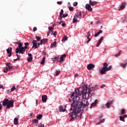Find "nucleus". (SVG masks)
<instances>
[{
  "label": "nucleus",
  "mask_w": 127,
  "mask_h": 127,
  "mask_svg": "<svg viewBox=\"0 0 127 127\" xmlns=\"http://www.w3.org/2000/svg\"><path fill=\"white\" fill-rule=\"evenodd\" d=\"M98 104V99H96L94 101V102L92 103L90 107V109H92L93 107H96L97 106V104Z\"/></svg>",
  "instance_id": "f8f14e48"
},
{
  "label": "nucleus",
  "mask_w": 127,
  "mask_h": 127,
  "mask_svg": "<svg viewBox=\"0 0 127 127\" xmlns=\"http://www.w3.org/2000/svg\"><path fill=\"white\" fill-rule=\"evenodd\" d=\"M0 89H3V86L2 85H0Z\"/></svg>",
  "instance_id": "0e129e2a"
},
{
  "label": "nucleus",
  "mask_w": 127,
  "mask_h": 127,
  "mask_svg": "<svg viewBox=\"0 0 127 127\" xmlns=\"http://www.w3.org/2000/svg\"><path fill=\"white\" fill-rule=\"evenodd\" d=\"M100 33H103V31L102 30H99V32H98L97 33H96L95 35H94V37H97V36H99V35H100Z\"/></svg>",
  "instance_id": "b1692460"
},
{
  "label": "nucleus",
  "mask_w": 127,
  "mask_h": 127,
  "mask_svg": "<svg viewBox=\"0 0 127 127\" xmlns=\"http://www.w3.org/2000/svg\"><path fill=\"white\" fill-rule=\"evenodd\" d=\"M53 29H54V28H53L52 27H49V30L51 31V32H53Z\"/></svg>",
  "instance_id": "c9c22d12"
},
{
  "label": "nucleus",
  "mask_w": 127,
  "mask_h": 127,
  "mask_svg": "<svg viewBox=\"0 0 127 127\" xmlns=\"http://www.w3.org/2000/svg\"><path fill=\"white\" fill-rule=\"evenodd\" d=\"M120 54L118 53L116 55H115V57H119V56H120Z\"/></svg>",
  "instance_id": "6e6d98bb"
},
{
  "label": "nucleus",
  "mask_w": 127,
  "mask_h": 127,
  "mask_svg": "<svg viewBox=\"0 0 127 127\" xmlns=\"http://www.w3.org/2000/svg\"><path fill=\"white\" fill-rule=\"evenodd\" d=\"M103 40H104V37H101L99 40V41L98 42L96 45L97 47H99V46L101 45V43H102V41H103Z\"/></svg>",
  "instance_id": "ddd939ff"
},
{
  "label": "nucleus",
  "mask_w": 127,
  "mask_h": 127,
  "mask_svg": "<svg viewBox=\"0 0 127 127\" xmlns=\"http://www.w3.org/2000/svg\"><path fill=\"white\" fill-rule=\"evenodd\" d=\"M14 125H17V124H18V118H15L14 119Z\"/></svg>",
  "instance_id": "a878e982"
},
{
  "label": "nucleus",
  "mask_w": 127,
  "mask_h": 127,
  "mask_svg": "<svg viewBox=\"0 0 127 127\" xmlns=\"http://www.w3.org/2000/svg\"><path fill=\"white\" fill-rule=\"evenodd\" d=\"M62 18H63V16H60V15L59 17V19H60V20H62Z\"/></svg>",
  "instance_id": "603ef678"
},
{
  "label": "nucleus",
  "mask_w": 127,
  "mask_h": 127,
  "mask_svg": "<svg viewBox=\"0 0 127 127\" xmlns=\"http://www.w3.org/2000/svg\"><path fill=\"white\" fill-rule=\"evenodd\" d=\"M42 100L43 102V103H46V101H47V95H42Z\"/></svg>",
  "instance_id": "f3484780"
},
{
  "label": "nucleus",
  "mask_w": 127,
  "mask_h": 127,
  "mask_svg": "<svg viewBox=\"0 0 127 127\" xmlns=\"http://www.w3.org/2000/svg\"><path fill=\"white\" fill-rule=\"evenodd\" d=\"M52 35H54V36H56L57 35V32H53L51 34Z\"/></svg>",
  "instance_id": "4c0bfd02"
},
{
  "label": "nucleus",
  "mask_w": 127,
  "mask_h": 127,
  "mask_svg": "<svg viewBox=\"0 0 127 127\" xmlns=\"http://www.w3.org/2000/svg\"><path fill=\"white\" fill-rule=\"evenodd\" d=\"M77 18H78V15H74L73 17V19L72 20V22L73 23H75L76 21H78V20H77Z\"/></svg>",
  "instance_id": "412c9836"
},
{
  "label": "nucleus",
  "mask_w": 127,
  "mask_h": 127,
  "mask_svg": "<svg viewBox=\"0 0 127 127\" xmlns=\"http://www.w3.org/2000/svg\"><path fill=\"white\" fill-rule=\"evenodd\" d=\"M61 72V71H60V70H57L56 72V73H55V76H58V75H59V74H60Z\"/></svg>",
  "instance_id": "7c9ffc66"
},
{
  "label": "nucleus",
  "mask_w": 127,
  "mask_h": 127,
  "mask_svg": "<svg viewBox=\"0 0 127 127\" xmlns=\"http://www.w3.org/2000/svg\"><path fill=\"white\" fill-rule=\"evenodd\" d=\"M75 15H77V17H78L79 19H81V18H82V12H81V11L77 12L76 14H75Z\"/></svg>",
  "instance_id": "4be33fe9"
},
{
  "label": "nucleus",
  "mask_w": 127,
  "mask_h": 127,
  "mask_svg": "<svg viewBox=\"0 0 127 127\" xmlns=\"http://www.w3.org/2000/svg\"><path fill=\"white\" fill-rule=\"evenodd\" d=\"M108 66L109 64H108V63H105L103 64V68L99 70L100 73L101 74V75H105V74H107V72H108V71L111 70L113 68L112 65H110L109 67H108Z\"/></svg>",
  "instance_id": "f03ea898"
},
{
  "label": "nucleus",
  "mask_w": 127,
  "mask_h": 127,
  "mask_svg": "<svg viewBox=\"0 0 127 127\" xmlns=\"http://www.w3.org/2000/svg\"><path fill=\"white\" fill-rule=\"evenodd\" d=\"M47 40H48V39H43L41 40L40 41V44L41 45H42V44H45L46 42H47Z\"/></svg>",
  "instance_id": "a211bd4d"
},
{
  "label": "nucleus",
  "mask_w": 127,
  "mask_h": 127,
  "mask_svg": "<svg viewBox=\"0 0 127 127\" xmlns=\"http://www.w3.org/2000/svg\"><path fill=\"white\" fill-rule=\"evenodd\" d=\"M32 122L33 124H38V120L37 119H34Z\"/></svg>",
  "instance_id": "72a5a7b5"
},
{
  "label": "nucleus",
  "mask_w": 127,
  "mask_h": 127,
  "mask_svg": "<svg viewBox=\"0 0 127 127\" xmlns=\"http://www.w3.org/2000/svg\"><path fill=\"white\" fill-rule=\"evenodd\" d=\"M51 31H48V33H47V36H49V35H50V32H51Z\"/></svg>",
  "instance_id": "e2e57ef3"
},
{
  "label": "nucleus",
  "mask_w": 127,
  "mask_h": 127,
  "mask_svg": "<svg viewBox=\"0 0 127 127\" xmlns=\"http://www.w3.org/2000/svg\"><path fill=\"white\" fill-rule=\"evenodd\" d=\"M42 117H43V115H42V114H39L37 116L36 118L37 120H41Z\"/></svg>",
  "instance_id": "393cba45"
},
{
  "label": "nucleus",
  "mask_w": 127,
  "mask_h": 127,
  "mask_svg": "<svg viewBox=\"0 0 127 127\" xmlns=\"http://www.w3.org/2000/svg\"><path fill=\"white\" fill-rule=\"evenodd\" d=\"M39 127H44V125L42 124V123H40L39 124Z\"/></svg>",
  "instance_id": "79ce46f5"
},
{
  "label": "nucleus",
  "mask_w": 127,
  "mask_h": 127,
  "mask_svg": "<svg viewBox=\"0 0 127 127\" xmlns=\"http://www.w3.org/2000/svg\"><path fill=\"white\" fill-rule=\"evenodd\" d=\"M16 56L17 57V59H18L19 60V59H20V58H21L20 56H19L17 54H16Z\"/></svg>",
  "instance_id": "de8ad7c7"
},
{
  "label": "nucleus",
  "mask_w": 127,
  "mask_h": 127,
  "mask_svg": "<svg viewBox=\"0 0 127 127\" xmlns=\"http://www.w3.org/2000/svg\"><path fill=\"white\" fill-rule=\"evenodd\" d=\"M121 67H123V68H126V67H127V63H125V64H121Z\"/></svg>",
  "instance_id": "bb28decb"
},
{
  "label": "nucleus",
  "mask_w": 127,
  "mask_h": 127,
  "mask_svg": "<svg viewBox=\"0 0 127 127\" xmlns=\"http://www.w3.org/2000/svg\"><path fill=\"white\" fill-rule=\"evenodd\" d=\"M66 111V109H63V106H60V107H59V112H60L61 113L62 112H65Z\"/></svg>",
  "instance_id": "5701e85b"
},
{
  "label": "nucleus",
  "mask_w": 127,
  "mask_h": 127,
  "mask_svg": "<svg viewBox=\"0 0 127 127\" xmlns=\"http://www.w3.org/2000/svg\"><path fill=\"white\" fill-rule=\"evenodd\" d=\"M74 77H78V73H75Z\"/></svg>",
  "instance_id": "338daca9"
},
{
  "label": "nucleus",
  "mask_w": 127,
  "mask_h": 127,
  "mask_svg": "<svg viewBox=\"0 0 127 127\" xmlns=\"http://www.w3.org/2000/svg\"><path fill=\"white\" fill-rule=\"evenodd\" d=\"M64 12V11L63 10V9H61V12L60 13V16H62V15H63Z\"/></svg>",
  "instance_id": "e433bc0d"
},
{
  "label": "nucleus",
  "mask_w": 127,
  "mask_h": 127,
  "mask_svg": "<svg viewBox=\"0 0 127 127\" xmlns=\"http://www.w3.org/2000/svg\"><path fill=\"white\" fill-rule=\"evenodd\" d=\"M5 70H6V71H8V67H5Z\"/></svg>",
  "instance_id": "774afa93"
},
{
  "label": "nucleus",
  "mask_w": 127,
  "mask_h": 127,
  "mask_svg": "<svg viewBox=\"0 0 127 127\" xmlns=\"http://www.w3.org/2000/svg\"><path fill=\"white\" fill-rule=\"evenodd\" d=\"M15 90V86H13L10 90V92H13Z\"/></svg>",
  "instance_id": "58836bf2"
},
{
  "label": "nucleus",
  "mask_w": 127,
  "mask_h": 127,
  "mask_svg": "<svg viewBox=\"0 0 127 127\" xmlns=\"http://www.w3.org/2000/svg\"><path fill=\"white\" fill-rule=\"evenodd\" d=\"M121 113L122 114H125L126 113V110L125 109H123L121 111Z\"/></svg>",
  "instance_id": "a19ab883"
},
{
  "label": "nucleus",
  "mask_w": 127,
  "mask_h": 127,
  "mask_svg": "<svg viewBox=\"0 0 127 127\" xmlns=\"http://www.w3.org/2000/svg\"><path fill=\"white\" fill-rule=\"evenodd\" d=\"M33 58L32 57H29L27 60L28 62H30L31 61H32Z\"/></svg>",
  "instance_id": "f704fd0d"
},
{
  "label": "nucleus",
  "mask_w": 127,
  "mask_h": 127,
  "mask_svg": "<svg viewBox=\"0 0 127 127\" xmlns=\"http://www.w3.org/2000/svg\"><path fill=\"white\" fill-rule=\"evenodd\" d=\"M10 65H11V64H10V63H7L6 64V66H7V67H9Z\"/></svg>",
  "instance_id": "c03bdc74"
},
{
  "label": "nucleus",
  "mask_w": 127,
  "mask_h": 127,
  "mask_svg": "<svg viewBox=\"0 0 127 127\" xmlns=\"http://www.w3.org/2000/svg\"><path fill=\"white\" fill-rule=\"evenodd\" d=\"M12 68H13V66H11L10 65L9 66H8V70H11V69H12Z\"/></svg>",
  "instance_id": "09e8293b"
},
{
  "label": "nucleus",
  "mask_w": 127,
  "mask_h": 127,
  "mask_svg": "<svg viewBox=\"0 0 127 127\" xmlns=\"http://www.w3.org/2000/svg\"><path fill=\"white\" fill-rule=\"evenodd\" d=\"M58 4H62V1H58L57 2Z\"/></svg>",
  "instance_id": "5fc2aeb1"
},
{
  "label": "nucleus",
  "mask_w": 127,
  "mask_h": 127,
  "mask_svg": "<svg viewBox=\"0 0 127 127\" xmlns=\"http://www.w3.org/2000/svg\"><path fill=\"white\" fill-rule=\"evenodd\" d=\"M121 53H123V51H120L119 52V53H118V54L120 55H121Z\"/></svg>",
  "instance_id": "69168bd1"
},
{
  "label": "nucleus",
  "mask_w": 127,
  "mask_h": 127,
  "mask_svg": "<svg viewBox=\"0 0 127 127\" xmlns=\"http://www.w3.org/2000/svg\"><path fill=\"white\" fill-rule=\"evenodd\" d=\"M113 103H114V101H111L106 103V106L107 109H110V108H111V106L112 105Z\"/></svg>",
  "instance_id": "2eb2a0df"
},
{
  "label": "nucleus",
  "mask_w": 127,
  "mask_h": 127,
  "mask_svg": "<svg viewBox=\"0 0 127 127\" xmlns=\"http://www.w3.org/2000/svg\"><path fill=\"white\" fill-rule=\"evenodd\" d=\"M9 100L7 99V98H5L2 102V106L3 107H5V106H7V104L8 103V102Z\"/></svg>",
  "instance_id": "1a4fd4ad"
},
{
  "label": "nucleus",
  "mask_w": 127,
  "mask_h": 127,
  "mask_svg": "<svg viewBox=\"0 0 127 127\" xmlns=\"http://www.w3.org/2000/svg\"><path fill=\"white\" fill-rule=\"evenodd\" d=\"M85 8L89 11H92L93 10V8L91 7V5L89 4H86L85 5Z\"/></svg>",
  "instance_id": "9b49d317"
},
{
  "label": "nucleus",
  "mask_w": 127,
  "mask_h": 127,
  "mask_svg": "<svg viewBox=\"0 0 127 127\" xmlns=\"http://www.w3.org/2000/svg\"><path fill=\"white\" fill-rule=\"evenodd\" d=\"M36 30H37V28H36V27H34V28H33V31H34V32H35V31H36Z\"/></svg>",
  "instance_id": "864d4df0"
},
{
  "label": "nucleus",
  "mask_w": 127,
  "mask_h": 127,
  "mask_svg": "<svg viewBox=\"0 0 127 127\" xmlns=\"http://www.w3.org/2000/svg\"><path fill=\"white\" fill-rule=\"evenodd\" d=\"M2 109V105L0 103V111Z\"/></svg>",
  "instance_id": "4d7b16f0"
},
{
  "label": "nucleus",
  "mask_w": 127,
  "mask_h": 127,
  "mask_svg": "<svg viewBox=\"0 0 127 127\" xmlns=\"http://www.w3.org/2000/svg\"><path fill=\"white\" fill-rule=\"evenodd\" d=\"M35 38L37 39V41H39L41 39V37H40V36H36Z\"/></svg>",
  "instance_id": "473e14b6"
},
{
  "label": "nucleus",
  "mask_w": 127,
  "mask_h": 127,
  "mask_svg": "<svg viewBox=\"0 0 127 127\" xmlns=\"http://www.w3.org/2000/svg\"><path fill=\"white\" fill-rule=\"evenodd\" d=\"M22 45H23V44H21V43H20L19 44V45H18V47H19L18 48H19V49H21V47H22Z\"/></svg>",
  "instance_id": "ea45409f"
},
{
  "label": "nucleus",
  "mask_w": 127,
  "mask_h": 127,
  "mask_svg": "<svg viewBox=\"0 0 127 127\" xmlns=\"http://www.w3.org/2000/svg\"><path fill=\"white\" fill-rule=\"evenodd\" d=\"M123 117L124 118V119H126V118H127V115H125L123 116Z\"/></svg>",
  "instance_id": "680f3d73"
},
{
  "label": "nucleus",
  "mask_w": 127,
  "mask_h": 127,
  "mask_svg": "<svg viewBox=\"0 0 127 127\" xmlns=\"http://www.w3.org/2000/svg\"><path fill=\"white\" fill-rule=\"evenodd\" d=\"M87 39H88V40H87L86 42V43H89V42H90V41H91V38H89L90 36H91V34L90 32H87Z\"/></svg>",
  "instance_id": "6ab92c4d"
},
{
  "label": "nucleus",
  "mask_w": 127,
  "mask_h": 127,
  "mask_svg": "<svg viewBox=\"0 0 127 127\" xmlns=\"http://www.w3.org/2000/svg\"><path fill=\"white\" fill-rule=\"evenodd\" d=\"M105 87H106V85L103 84L102 85H101V86H100V88H101V89H103V88H105Z\"/></svg>",
  "instance_id": "3c124183"
},
{
  "label": "nucleus",
  "mask_w": 127,
  "mask_h": 127,
  "mask_svg": "<svg viewBox=\"0 0 127 127\" xmlns=\"http://www.w3.org/2000/svg\"><path fill=\"white\" fill-rule=\"evenodd\" d=\"M78 5V2H74L73 3V5L74 6H77V5Z\"/></svg>",
  "instance_id": "49530a36"
},
{
  "label": "nucleus",
  "mask_w": 127,
  "mask_h": 127,
  "mask_svg": "<svg viewBox=\"0 0 127 127\" xmlns=\"http://www.w3.org/2000/svg\"><path fill=\"white\" fill-rule=\"evenodd\" d=\"M29 43H24V45H25L26 46H27V45H29Z\"/></svg>",
  "instance_id": "052dcab7"
},
{
  "label": "nucleus",
  "mask_w": 127,
  "mask_h": 127,
  "mask_svg": "<svg viewBox=\"0 0 127 127\" xmlns=\"http://www.w3.org/2000/svg\"><path fill=\"white\" fill-rule=\"evenodd\" d=\"M24 50L25 51V50L27 49V46H25L24 47H23Z\"/></svg>",
  "instance_id": "bf43d9fd"
},
{
  "label": "nucleus",
  "mask_w": 127,
  "mask_h": 127,
  "mask_svg": "<svg viewBox=\"0 0 127 127\" xmlns=\"http://www.w3.org/2000/svg\"><path fill=\"white\" fill-rule=\"evenodd\" d=\"M25 51L24 50V49H23V47H21L20 49L19 48L17 47L15 49V53H19V54H24V52Z\"/></svg>",
  "instance_id": "39448f33"
},
{
  "label": "nucleus",
  "mask_w": 127,
  "mask_h": 127,
  "mask_svg": "<svg viewBox=\"0 0 127 127\" xmlns=\"http://www.w3.org/2000/svg\"><path fill=\"white\" fill-rule=\"evenodd\" d=\"M93 68H95V65L93 64H90L87 65V69L88 70H92Z\"/></svg>",
  "instance_id": "4468645a"
},
{
  "label": "nucleus",
  "mask_w": 127,
  "mask_h": 127,
  "mask_svg": "<svg viewBox=\"0 0 127 127\" xmlns=\"http://www.w3.org/2000/svg\"><path fill=\"white\" fill-rule=\"evenodd\" d=\"M66 56L67 55L66 54H64L62 55L60 57V60L59 61V62H60L61 63L63 62V61H64V58H65Z\"/></svg>",
  "instance_id": "dca6fc26"
},
{
  "label": "nucleus",
  "mask_w": 127,
  "mask_h": 127,
  "mask_svg": "<svg viewBox=\"0 0 127 127\" xmlns=\"http://www.w3.org/2000/svg\"><path fill=\"white\" fill-rule=\"evenodd\" d=\"M86 88H84L83 91H80L79 88L75 89L74 92H72L70 96V98L69 99V102H73L71 106L70 111H72L69 114L70 118V121L72 122L74 119H76L78 117V113L83 111L84 109L87 110V108L89 105V102L86 100V101L80 102V97L79 96H81L83 94L86 93L85 92Z\"/></svg>",
  "instance_id": "f257e3e1"
},
{
  "label": "nucleus",
  "mask_w": 127,
  "mask_h": 127,
  "mask_svg": "<svg viewBox=\"0 0 127 127\" xmlns=\"http://www.w3.org/2000/svg\"><path fill=\"white\" fill-rule=\"evenodd\" d=\"M89 3L90 5H92V6H95V5H97L99 2L96 1H92V0H89Z\"/></svg>",
  "instance_id": "6e6552de"
},
{
  "label": "nucleus",
  "mask_w": 127,
  "mask_h": 127,
  "mask_svg": "<svg viewBox=\"0 0 127 127\" xmlns=\"http://www.w3.org/2000/svg\"><path fill=\"white\" fill-rule=\"evenodd\" d=\"M45 63V57H44L40 63L41 64H44Z\"/></svg>",
  "instance_id": "c85d7f7f"
},
{
  "label": "nucleus",
  "mask_w": 127,
  "mask_h": 127,
  "mask_svg": "<svg viewBox=\"0 0 127 127\" xmlns=\"http://www.w3.org/2000/svg\"><path fill=\"white\" fill-rule=\"evenodd\" d=\"M67 37H66V36H64L63 39H62V41L63 42V41H66V40H67Z\"/></svg>",
  "instance_id": "2f4dec72"
},
{
  "label": "nucleus",
  "mask_w": 127,
  "mask_h": 127,
  "mask_svg": "<svg viewBox=\"0 0 127 127\" xmlns=\"http://www.w3.org/2000/svg\"><path fill=\"white\" fill-rule=\"evenodd\" d=\"M69 9L70 11H72V10H73V9H74V8L73 7H69Z\"/></svg>",
  "instance_id": "8fccbe9b"
},
{
  "label": "nucleus",
  "mask_w": 127,
  "mask_h": 127,
  "mask_svg": "<svg viewBox=\"0 0 127 127\" xmlns=\"http://www.w3.org/2000/svg\"><path fill=\"white\" fill-rule=\"evenodd\" d=\"M68 15V14L67 13H66V14H64L63 15V17H67V16Z\"/></svg>",
  "instance_id": "a18cd8bd"
},
{
  "label": "nucleus",
  "mask_w": 127,
  "mask_h": 127,
  "mask_svg": "<svg viewBox=\"0 0 127 127\" xmlns=\"http://www.w3.org/2000/svg\"><path fill=\"white\" fill-rule=\"evenodd\" d=\"M119 118H120V121H122V122H126L125 118L123 116H120Z\"/></svg>",
  "instance_id": "c756f323"
},
{
  "label": "nucleus",
  "mask_w": 127,
  "mask_h": 127,
  "mask_svg": "<svg viewBox=\"0 0 127 127\" xmlns=\"http://www.w3.org/2000/svg\"><path fill=\"white\" fill-rule=\"evenodd\" d=\"M12 50V48L9 47L8 49H6L7 53L8 54V57H10L11 56V51Z\"/></svg>",
  "instance_id": "9d476101"
},
{
  "label": "nucleus",
  "mask_w": 127,
  "mask_h": 127,
  "mask_svg": "<svg viewBox=\"0 0 127 127\" xmlns=\"http://www.w3.org/2000/svg\"><path fill=\"white\" fill-rule=\"evenodd\" d=\"M66 25V24L65 23H63L62 24V26L64 27V26H65Z\"/></svg>",
  "instance_id": "13d9d810"
},
{
  "label": "nucleus",
  "mask_w": 127,
  "mask_h": 127,
  "mask_svg": "<svg viewBox=\"0 0 127 127\" xmlns=\"http://www.w3.org/2000/svg\"><path fill=\"white\" fill-rule=\"evenodd\" d=\"M56 42H54V43H53L51 45V48H52L55 46H56Z\"/></svg>",
  "instance_id": "cd10ccee"
},
{
  "label": "nucleus",
  "mask_w": 127,
  "mask_h": 127,
  "mask_svg": "<svg viewBox=\"0 0 127 127\" xmlns=\"http://www.w3.org/2000/svg\"><path fill=\"white\" fill-rule=\"evenodd\" d=\"M105 119H103L102 120L100 121V123L103 124V123H105Z\"/></svg>",
  "instance_id": "37998d69"
},
{
  "label": "nucleus",
  "mask_w": 127,
  "mask_h": 127,
  "mask_svg": "<svg viewBox=\"0 0 127 127\" xmlns=\"http://www.w3.org/2000/svg\"><path fill=\"white\" fill-rule=\"evenodd\" d=\"M25 51L24 50V49H23V47H21L20 49L19 48L17 47L15 49V53H19V54H24V52Z\"/></svg>",
  "instance_id": "20e7f679"
},
{
  "label": "nucleus",
  "mask_w": 127,
  "mask_h": 127,
  "mask_svg": "<svg viewBox=\"0 0 127 127\" xmlns=\"http://www.w3.org/2000/svg\"><path fill=\"white\" fill-rule=\"evenodd\" d=\"M85 91H84V92H85V93H83L82 94V95H87V94H88V95L89 96H92V94H91V93H92V92H93V88H89V89H88V88L87 87V86H85L84 87H82V88H81V91H83V90H84V89H85Z\"/></svg>",
  "instance_id": "7ed1b4c3"
},
{
  "label": "nucleus",
  "mask_w": 127,
  "mask_h": 127,
  "mask_svg": "<svg viewBox=\"0 0 127 127\" xmlns=\"http://www.w3.org/2000/svg\"><path fill=\"white\" fill-rule=\"evenodd\" d=\"M31 43H33V46L32 48H35V49H36L38 47L37 46V41L35 40H32Z\"/></svg>",
  "instance_id": "0eeeda50"
},
{
  "label": "nucleus",
  "mask_w": 127,
  "mask_h": 127,
  "mask_svg": "<svg viewBox=\"0 0 127 127\" xmlns=\"http://www.w3.org/2000/svg\"><path fill=\"white\" fill-rule=\"evenodd\" d=\"M126 6H127V4L126 3H122L119 10H121V9H124V8H125Z\"/></svg>",
  "instance_id": "aec40b11"
},
{
  "label": "nucleus",
  "mask_w": 127,
  "mask_h": 127,
  "mask_svg": "<svg viewBox=\"0 0 127 127\" xmlns=\"http://www.w3.org/2000/svg\"><path fill=\"white\" fill-rule=\"evenodd\" d=\"M14 103V100H9V102H8V104H7L6 110H7V109H10V107L13 108Z\"/></svg>",
  "instance_id": "423d86ee"
}]
</instances>
